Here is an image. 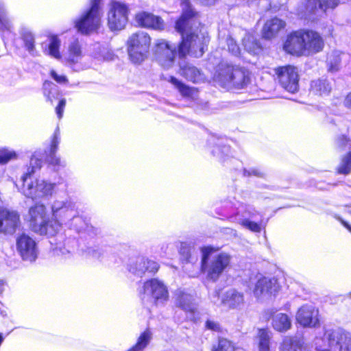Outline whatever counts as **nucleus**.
I'll return each mask as SVG.
<instances>
[{
  "instance_id": "nucleus-1",
  "label": "nucleus",
  "mask_w": 351,
  "mask_h": 351,
  "mask_svg": "<svg viewBox=\"0 0 351 351\" xmlns=\"http://www.w3.org/2000/svg\"><path fill=\"white\" fill-rule=\"evenodd\" d=\"M182 13L176 23V30L182 36V41L178 47V54L181 58L191 54L194 57H201L204 53V47L208 42V37L198 31L196 25L199 24V12L192 6L189 0L181 3Z\"/></svg>"
},
{
  "instance_id": "nucleus-2",
  "label": "nucleus",
  "mask_w": 351,
  "mask_h": 351,
  "mask_svg": "<svg viewBox=\"0 0 351 351\" xmlns=\"http://www.w3.org/2000/svg\"><path fill=\"white\" fill-rule=\"evenodd\" d=\"M51 222H55L58 225L56 228V237L50 243L53 246V253L69 258L74 252L77 245V241L74 239H66L62 234H58L62 225L67 223L71 217L77 213L75 204L69 199L64 200H55L51 205Z\"/></svg>"
},
{
  "instance_id": "nucleus-3",
  "label": "nucleus",
  "mask_w": 351,
  "mask_h": 351,
  "mask_svg": "<svg viewBox=\"0 0 351 351\" xmlns=\"http://www.w3.org/2000/svg\"><path fill=\"white\" fill-rule=\"evenodd\" d=\"M214 81L228 90L241 89L250 82V73L244 68L221 62L214 75Z\"/></svg>"
},
{
  "instance_id": "nucleus-4",
  "label": "nucleus",
  "mask_w": 351,
  "mask_h": 351,
  "mask_svg": "<svg viewBox=\"0 0 351 351\" xmlns=\"http://www.w3.org/2000/svg\"><path fill=\"white\" fill-rule=\"evenodd\" d=\"M317 351H351V332L343 328L326 330L323 337H316Z\"/></svg>"
},
{
  "instance_id": "nucleus-5",
  "label": "nucleus",
  "mask_w": 351,
  "mask_h": 351,
  "mask_svg": "<svg viewBox=\"0 0 351 351\" xmlns=\"http://www.w3.org/2000/svg\"><path fill=\"white\" fill-rule=\"evenodd\" d=\"M138 297L143 303L163 306L169 299L167 286L157 278L148 280L138 287Z\"/></svg>"
},
{
  "instance_id": "nucleus-6",
  "label": "nucleus",
  "mask_w": 351,
  "mask_h": 351,
  "mask_svg": "<svg viewBox=\"0 0 351 351\" xmlns=\"http://www.w3.org/2000/svg\"><path fill=\"white\" fill-rule=\"evenodd\" d=\"M28 221L31 230L40 235L56 237V228L58 225L51 222L47 217V208L43 204H36L29 209Z\"/></svg>"
},
{
  "instance_id": "nucleus-7",
  "label": "nucleus",
  "mask_w": 351,
  "mask_h": 351,
  "mask_svg": "<svg viewBox=\"0 0 351 351\" xmlns=\"http://www.w3.org/2000/svg\"><path fill=\"white\" fill-rule=\"evenodd\" d=\"M60 141V132L59 129L57 128L51 140L49 154L47 155V154H41L39 151L35 152L30 158L29 167L27 169V171L23 176L31 177V175L33 174L36 169H39L41 167L44 158H46L50 164L56 167L57 171L59 170L60 167H65V161H62L60 158L55 155Z\"/></svg>"
},
{
  "instance_id": "nucleus-8",
  "label": "nucleus",
  "mask_w": 351,
  "mask_h": 351,
  "mask_svg": "<svg viewBox=\"0 0 351 351\" xmlns=\"http://www.w3.org/2000/svg\"><path fill=\"white\" fill-rule=\"evenodd\" d=\"M202 251V258L201 267L207 273L208 278L213 281L218 280L219 276L229 266L231 261L230 256L224 252H221L214 255L208 262V256L210 252V248L204 247Z\"/></svg>"
},
{
  "instance_id": "nucleus-9",
  "label": "nucleus",
  "mask_w": 351,
  "mask_h": 351,
  "mask_svg": "<svg viewBox=\"0 0 351 351\" xmlns=\"http://www.w3.org/2000/svg\"><path fill=\"white\" fill-rule=\"evenodd\" d=\"M101 1L91 0L90 8L75 21V27L78 32L84 34H88L99 27L102 16L100 6Z\"/></svg>"
},
{
  "instance_id": "nucleus-10",
  "label": "nucleus",
  "mask_w": 351,
  "mask_h": 351,
  "mask_svg": "<svg viewBox=\"0 0 351 351\" xmlns=\"http://www.w3.org/2000/svg\"><path fill=\"white\" fill-rule=\"evenodd\" d=\"M151 43L147 33L138 31L132 34L128 40V50L130 58L134 64H140L147 57Z\"/></svg>"
},
{
  "instance_id": "nucleus-11",
  "label": "nucleus",
  "mask_w": 351,
  "mask_h": 351,
  "mask_svg": "<svg viewBox=\"0 0 351 351\" xmlns=\"http://www.w3.org/2000/svg\"><path fill=\"white\" fill-rule=\"evenodd\" d=\"M23 194L34 200L51 196L55 186L54 184L47 182L44 180L36 179L32 180L31 177L22 176Z\"/></svg>"
},
{
  "instance_id": "nucleus-12",
  "label": "nucleus",
  "mask_w": 351,
  "mask_h": 351,
  "mask_svg": "<svg viewBox=\"0 0 351 351\" xmlns=\"http://www.w3.org/2000/svg\"><path fill=\"white\" fill-rule=\"evenodd\" d=\"M280 86L289 93H294L299 88L298 69L292 65L279 66L274 69Z\"/></svg>"
},
{
  "instance_id": "nucleus-13",
  "label": "nucleus",
  "mask_w": 351,
  "mask_h": 351,
  "mask_svg": "<svg viewBox=\"0 0 351 351\" xmlns=\"http://www.w3.org/2000/svg\"><path fill=\"white\" fill-rule=\"evenodd\" d=\"M128 8L124 3L113 1L108 13V25L112 31L123 29L128 22Z\"/></svg>"
},
{
  "instance_id": "nucleus-14",
  "label": "nucleus",
  "mask_w": 351,
  "mask_h": 351,
  "mask_svg": "<svg viewBox=\"0 0 351 351\" xmlns=\"http://www.w3.org/2000/svg\"><path fill=\"white\" fill-rule=\"evenodd\" d=\"M176 45H171L165 40H159L155 45L154 53L156 61L165 69L172 66L176 51Z\"/></svg>"
},
{
  "instance_id": "nucleus-15",
  "label": "nucleus",
  "mask_w": 351,
  "mask_h": 351,
  "mask_svg": "<svg viewBox=\"0 0 351 351\" xmlns=\"http://www.w3.org/2000/svg\"><path fill=\"white\" fill-rule=\"evenodd\" d=\"M16 250L23 261L33 262L37 258L36 243L26 234H22L16 239Z\"/></svg>"
},
{
  "instance_id": "nucleus-16",
  "label": "nucleus",
  "mask_w": 351,
  "mask_h": 351,
  "mask_svg": "<svg viewBox=\"0 0 351 351\" xmlns=\"http://www.w3.org/2000/svg\"><path fill=\"white\" fill-rule=\"evenodd\" d=\"M295 319L304 328H316L319 326V311L311 304L302 306L296 313Z\"/></svg>"
},
{
  "instance_id": "nucleus-17",
  "label": "nucleus",
  "mask_w": 351,
  "mask_h": 351,
  "mask_svg": "<svg viewBox=\"0 0 351 351\" xmlns=\"http://www.w3.org/2000/svg\"><path fill=\"white\" fill-rule=\"evenodd\" d=\"M304 30L295 31L288 35L284 43V50L296 56H306L304 47Z\"/></svg>"
},
{
  "instance_id": "nucleus-18",
  "label": "nucleus",
  "mask_w": 351,
  "mask_h": 351,
  "mask_svg": "<svg viewBox=\"0 0 351 351\" xmlns=\"http://www.w3.org/2000/svg\"><path fill=\"white\" fill-rule=\"evenodd\" d=\"M158 268L159 265L156 261L144 257L136 258L131 261L128 266L129 271L139 277H142L146 273L154 274Z\"/></svg>"
},
{
  "instance_id": "nucleus-19",
  "label": "nucleus",
  "mask_w": 351,
  "mask_h": 351,
  "mask_svg": "<svg viewBox=\"0 0 351 351\" xmlns=\"http://www.w3.org/2000/svg\"><path fill=\"white\" fill-rule=\"evenodd\" d=\"M83 57L81 45L78 39H73L68 46L67 51L64 54V60L73 70L79 71L82 70L83 66L80 62Z\"/></svg>"
},
{
  "instance_id": "nucleus-20",
  "label": "nucleus",
  "mask_w": 351,
  "mask_h": 351,
  "mask_svg": "<svg viewBox=\"0 0 351 351\" xmlns=\"http://www.w3.org/2000/svg\"><path fill=\"white\" fill-rule=\"evenodd\" d=\"M337 145L346 152L341 156L337 172L340 174H349L351 172V141L342 136L337 139Z\"/></svg>"
},
{
  "instance_id": "nucleus-21",
  "label": "nucleus",
  "mask_w": 351,
  "mask_h": 351,
  "mask_svg": "<svg viewBox=\"0 0 351 351\" xmlns=\"http://www.w3.org/2000/svg\"><path fill=\"white\" fill-rule=\"evenodd\" d=\"M279 289L280 285L277 279L262 277L255 285L254 294L256 298L265 297L278 292Z\"/></svg>"
},
{
  "instance_id": "nucleus-22",
  "label": "nucleus",
  "mask_w": 351,
  "mask_h": 351,
  "mask_svg": "<svg viewBox=\"0 0 351 351\" xmlns=\"http://www.w3.org/2000/svg\"><path fill=\"white\" fill-rule=\"evenodd\" d=\"M19 223V215L16 211L0 209V232L13 234Z\"/></svg>"
},
{
  "instance_id": "nucleus-23",
  "label": "nucleus",
  "mask_w": 351,
  "mask_h": 351,
  "mask_svg": "<svg viewBox=\"0 0 351 351\" xmlns=\"http://www.w3.org/2000/svg\"><path fill=\"white\" fill-rule=\"evenodd\" d=\"M304 47L306 56L321 51L324 47V42L319 33L313 30H304Z\"/></svg>"
},
{
  "instance_id": "nucleus-24",
  "label": "nucleus",
  "mask_w": 351,
  "mask_h": 351,
  "mask_svg": "<svg viewBox=\"0 0 351 351\" xmlns=\"http://www.w3.org/2000/svg\"><path fill=\"white\" fill-rule=\"evenodd\" d=\"M175 304L186 313L191 314V319H194V315L197 311L195 304L193 302V296L180 289L174 293Z\"/></svg>"
},
{
  "instance_id": "nucleus-25",
  "label": "nucleus",
  "mask_w": 351,
  "mask_h": 351,
  "mask_svg": "<svg viewBox=\"0 0 351 351\" xmlns=\"http://www.w3.org/2000/svg\"><path fill=\"white\" fill-rule=\"evenodd\" d=\"M350 56L348 53L339 50H334L329 53L326 59V66L328 72L336 73L343 65L348 62Z\"/></svg>"
},
{
  "instance_id": "nucleus-26",
  "label": "nucleus",
  "mask_w": 351,
  "mask_h": 351,
  "mask_svg": "<svg viewBox=\"0 0 351 351\" xmlns=\"http://www.w3.org/2000/svg\"><path fill=\"white\" fill-rule=\"evenodd\" d=\"M136 22L139 26L160 30L164 27L163 20L152 13L142 12L138 13L135 17Z\"/></svg>"
},
{
  "instance_id": "nucleus-27",
  "label": "nucleus",
  "mask_w": 351,
  "mask_h": 351,
  "mask_svg": "<svg viewBox=\"0 0 351 351\" xmlns=\"http://www.w3.org/2000/svg\"><path fill=\"white\" fill-rule=\"evenodd\" d=\"M221 303L229 308L241 309L245 303L243 293L230 289L223 294Z\"/></svg>"
},
{
  "instance_id": "nucleus-28",
  "label": "nucleus",
  "mask_w": 351,
  "mask_h": 351,
  "mask_svg": "<svg viewBox=\"0 0 351 351\" xmlns=\"http://www.w3.org/2000/svg\"><path fill=\"white\" fill-rule=\"evenodd\" d=\"M285 27V22L275 17L267 21L263 28V37L271 39L277 36L279 32Z\"/></svg>"
},
{
  "instance_id": "nucleus-29",
  "label": "nucleus",
  "mask_w": 351,
  "mask_h": 351,
  "mask_svg": "<svg viewBox=\"0 0 351 351\" xmlns=\"http://www.w3.org/2000/svg\"><path fill=\"white\" fill-rule=\"evenodd\" d=\"M180 66L181 74L188 80L197 83L204 80V74L193 64L182 62L180 64Z\"/></svg>"
},
{
  "instance_id": "nucleus-30",
  "label": "nucleus",
  "mask_w": 351,
  "mask_h": 351,
  "mask_svg": "<svg viewBox=\"0 0 351 351\" xmlns=\"http://www.w3.org/2000/svg\"><path fill=\"white\" fill-rule=\"evenodd\" d=\"M332 90L330 83L326 79H317L311 83L310 93L315 95L327 96Z\"/></svg>"
},
{
  "instance_id": "nucleus-31",
  "label": "nucleus",
  "mask_w": 351,
  "mask_h": 351,
  "mask_svg": "<svg viewBox=\"0 0 351 351\" xmlns=\"http://www.w3.org/2000/svg\"><path fill=\"white\" fill-rule=\"evenodd\" d=\"M272 327L278 332H286L291 327V319L288 315L278 313L272 317Z\"/></svg>"
},
{
  "instance_id": "nucleus-32",
  "label": "nucleus",
  "mask_w": 351,
  "mask_h": 351,
  "mask_svg": "<svg viewBox=\"0 0 351 351\" xmlns=\"http://www.w3.org/2000/svg\"><path fill=\"white\" fill-rule=\"evenodd\" d=\"M281 351H307L301 338L286 337L280 347Z\"/></svg>"
},
{
  "instance_id": "nucleus-33",
  "label": "nucleus",
  "mask_w": 351,
  "mask_h": 351,
  "mask_svg": "<svg viewBox=\"0 0 351 351\" xmlns=\"http://www.w3.org/2000/svg\"><path fill=\"white\" fill-rule=\"evenodd\" d=\"M258 214V212L250 205L241 204L237 208V211L234 216L230 217L232 222L239 223L241 218L247 219L254 218Z\"/></svg>"
},
{
  "instance_id": "nucleus-34",
  "label": "nucleus",
  "mask_w": 351,
  "mask_h": 351,
  "mask_svg": "<svg viewBox=\"0 0 351 351\" xmlns=\"http://www.w3.org/2000/svg\"><path fill=\"white\" fill-rule=\"evenodd\" d=\"M47 44H43L45 53L56 59H60V47L61 41L57 36H51L49 37Z\"/></svg>"
},
{
  "instance_id": "nucleus-35",
  "label": "nucleus",
  "mask_w": 351,
  "mask_h": 351,
  "mask_svg": "<svg viewBox=\"0 0 351 351\" xmlns=\"http://www.w3.org/2000/svg\"><path fill=\"white\" fill-rule=\"evenodd\" d=\"M169 82L179 90L180 94L185 97L195 99L197 90L195 88L189 87L174 77H170Z\"/></svg>"
},
{
  "instance_id": "nucleus-36",
  "label": "nucleus",
  "mask_w": 351,
  "mask_h": 351,
  "mask_svg": "<svg viewBox=\"0 0 351 351\" xmlns=\"http://www.w3.org/2000/svg\"><path fill=\"white\" fill-rule=\"evenodd\" d=\"M169 82L179 90L180 94L185 97L195 99L197 90L195 88L189 87L174 77H170Z\"/></svg>"
},
{
  "instance_id": "nucleus-37",
  "label": "nucleus",
  "mask_w": 351,
  "mask_h": 351,
  "mask_svg": "<svg viewBox=\"0 0 351 351\" xmlns=\"http://www.w3.org/2000/svg\"><path fill=\"white\" fill-rule=\"evenodd\" d=\"M43 93L47 101L51 104L60 96L58 86L50 81H45L43 83Z\"/></svg>"
},
{
  "instance_id": "nucleus-38",
  "label": "nucleus",
  "mask_w": 351,
  "mask_h": 351,
  "mask_svg": "<svg viewBox=\"0 0 351 351\" xmlns=\"http://www.w3.org/2000/svg\"><path fill=\"white\" fill-rule=\"evenodd\" d=\"M244 49L252 55L258 54L261 51V46L259 42L253 36L246 34L243 38Z\"/></svg>"
},
{
  "instance_id": "nucleus-39",
  "label": "nucleus",
  "mask_w": 351,
  "mask_h": 351,
  "mask_svg": "<svg viewBox=\"0 0 351 351\" xmlns=\"http://www.w3.org/2000/svg\"><path fill=\"white\" fill-rule=\"evenodd\" d=\"M66 225H67L70 228L74 229L77 232L87 231L89 228H92L86 223L85 219L77 215V213L71 217Z\"/></svg>"
},
{
  "instance_id": "nucleus-40",
  "label": "nucleus",
  "mask_w": 351,
  "mask_h": 351,
  "mask_svg": "<svg viewBox=\"0 0 351 351\" xmlns=\"http://www.w3.org/2000/svg\"><path fill=\"white\" fill-rule=\"evenodd\" d=\"M271 332L267 329H259L257 339L258 351L270 350V339Z\"/></svg>"
},
{
  "instance_id": "nucleus-41",
  "label": "nucleus",
  "mask_w": 351,
  "mask_h": 351,
  "mask_svg": "<svg viewBox=\"0 0 351 351\" xmlns=\"http://www.w3.org/2000/svg\"><path fill=\"white\" fill-rule=\"evenodd\" d=\"M152 337V333L149 330L144 331L138 338L136 343L128 351H143L149 343Z\"/></svg>"
},
{
  "instance_id": "nucleus-42",
  "label": "nucleus",
  "mask_w": 351,
  "mask_h": 351,
  "mask_svg": "<svg viewBox=\"0 0 351 351\" xmlns=\"http://www.w3.org/2000/svg\"><path fill=\"white\" fill-rule=\"evenodd\" d=\"M180 253L182 260L186 263H195L197 261V255L186 243L181 244Z\"/></svg>"
},
{
  "instance_id": "nucleus-43",
  "label": "nucleus",
  "mask_w": 351,
  "mask_h": 351,
  "mask_svg": "<svg viewBox=\"0 0 351 351\" xmlns=\"http://www.w3.org/2000/svg\"><path fill=\"white\" fill-rule=\"evenodd\" d=\"M12 27V23L8 17L4 4L0 1V33L10 32Z\"/></svg>"
},
{
  "instance_id": "nucleus-44",
  "label": "nucleus",
  "mask_w": 351,
  "mask_h": 351,
  "mask_svg": "<svg viewBox=\"0 0 351 351\" xmlns=\"http://www.w3.org/2000/svg\"><path fill=\"white\" fill-rule=\"evenodd\" d=\"M21 36L23 40L26 49L29 51V53L31 55L35 56L36 53L34 45L35 39L32 33L29 31H25L21 35Z\"/></svg>"
},
{
  "instance_id": "nucleus-45",
  "label": "nucleus",
  "mask_w": 351,
  "mask_h": 351,
  "mask_svg": "<svg viewBox=\"0 0 351 351\" xmlns=\"http://www.w3.org/2000/svg\"><path fill=\"white\" fill-rule=\"evenodd\" d=\"M219 143L216 147L213 149L212 153L214 156L219 158H223L224 156H228L230 149L228 145H224L222 143V140H218Z\"/></svg>"
},
{
  "instance_id": "nucleus-46",
  "label": "nucleus",
  "mask_w": 351,
  "mask_h": 351,
  "mask_svg": "<svg viewBox=\"0 0 351 351\" xmlns=\"http://www.w3.org/2000/svg\"><path fill=\"white\" fill-rule=\"evenodd\" d=\"M213 351H239L235 349L232 343L226 339H219L217 346L213 348Z\"/></svg>"
},
{
  "instance_id": "nucleus-47",
  "label": "nucleus",
  "mask_w": 351,
  "mask_h": 351,
  "mask_svg": "<svg viewBox=\"0 0 351 351\" xmlns=\"http://www.w3.org/2000/svg\"><path fill=\"white\" fill-rule=\"evenodd\" d=\"M15 158H16V154L14 151L5 148L0 149V165L6 164L10 160Z\"/></svg>"
},
{
  "instance_id": "nucleus-48",
  "label": "nucleus",
  "mask_w": 351,
  "mask_h": 351,
  "mask_svg": "<svg viewBox=\"0 0 351 351\" xmlns=\"http://www.w3.org/2000/svg\"><path fill=\"white\" fill-rule=\"evenodd\" d=\"M239 224L254 232H260L261 231V227L259 223L250 221L247 219L241 218Z\"/></svg>"
},
{
  "instance_id": "nucleus-49",
  "label": "nucleus",
  "mask_w": 351,
  "mask_h": 351,
  "mask_svg": "<svg viewBox=\"0 0 351 351\" xmlns=\"http://www.w3.org/2000/svg\"><path fill=\"white\" fill-rule=\"evenodd\" d=\"M226 45L228 51L234 56L239 57L241 55V49L236 41L232 38L228 37L226 38Z\"/></svg>"
},
{
  "instance_id": "nucleus-50",
  "label": "nucleus",
  "mask_w": 351,
  "mask_h": 351,
  "mask_svg": "<svg viewBox=\"0 0 351 351\" xmlns=\"http://www.w3.org/2000/svg\"><path fill=\"white\" fill-rule=\"evenodd\" d=\"M339 4V0H319V9L326 12L328 9H334Z\"/></svg>"
},
{
  "instance_id": "nucleus-51",
  "label": "nucleus",
  "mask_w": 351,
  "mask_h": 351,
  "mask_svg": "<svg viewBox=\"0 0 351 351\" xmlns=\"http://www.w3.org/2000/svg\"><path fill=\"white\" fill-rule=\"evenodd\" d=\"M319 9V0H308L306 4V12L309 14L315 13Z\"/></svg>"
},
{
  "instance_id": "nucleus-52",
  "label": "nucleus",
  "mask_w": 351,
  "mask_h": 351,
  "mask_svg": "<svg viewBox=\"0 0 351 351\" xmlns=\"http://www.w3.org/2000/svg\"><path fill=\"white\" fill-rule=\"evenodd\" d=\"M243 176H254L256 177L263 178L265 176V173L257 168H250L249 169H243Z\"/></svg>"
},
{
  "instance_id": "nucleus-53",
  "label": "nucleus",
  "mask_w": 351,
  "mask_h": 351,
  "mask_svg": "<svg viewBox=\"0 0 351 351\" xmlns=\"http://www.w3.org/2000/svg\"><path fill=\"white\" fill-rule=\"evenodd\" d=\"M205 326L208 330H210L214 332H219L221 331V326L219 322L208 319L205 323Z\"/></svg>"
},
{
  "instance_id": "nucleus-54",
  "label": "nucleus",
  "mask_w": 351,
  "mask_h": 351,
  "mask_svg": "<svg viewBox=\"0 0 351 351\" xmlns=\"http://www.w3.org/2000/svg\"><path fill=\"white\" fill-rule=\"evenodd\" d=\"M51 77L59 84H66L68 80L65 75H58L55 71H51Z\"/></svg>"
},
{
  "instance_id": "nucleus-55",
  "label": "nucleus",
  "mask_w": 351,
  "mask_h": 351,
  "mask_svg": "<svg viewBox=\"0 0 351 351\" xmlns=\"http://www.w3.org/2000/svg\"><path fill=\"white\" fill-rule=\"evenodd\" d=\"M65 106H66V99H62L59 101L58 105L56 108V112L58 115V119H60L62 117Z\"/></svg>"
},
{
  "instance_id": "nucleus-56",
  "label": "nucleus",
  "mask_w": 351,
  "mask_h": 351,
  "mask_svg": "<svg viewBox=\"0 0 351 351\" xmlns=\"http://www.w3.org/2000/svg\"><path fill=\"white\" fill-rule=\"evenodd\" d=\"M343 104L346 108L351 109V92L346 95Z\"/></svg>"
},
{
  "instance_id": "nucleus-57",
  "label": "nucleus",
  "mask_w": 351,
  "mask_h": 351,
  "mask_svg": "<svg viewBox=\"0 0 351 351\" xmlns=\"http://www.w3.org/2000/svg\"><path fill=\"white\" fill-rule=\"evenodd\" d=\"M342 224L351 232V226L346 221L341 220Z\"/></svg>"
},
{
  "instance_id": "nucleus-58",
  "label": "nucleus",
  "mask_w": 351,
  "mask_h": 351,
  "mask_svg": "<svg viewBox=\"0 0 351 351\" xmlns=\"http://www.w3.org/2000/svg\"><path fill=\"white\" fill-rule=\"evenodd\" d=\"M3 287H4V283L3 281H0V294L3 292Z\"/></svg>"
},
{
  "instance_id": "nucleus-59",
  "label": "nucleus",
  "mask_w": 351,
  "mask_h": 351,
  "mask_svg": "<svg viewBox=\"0 0 351 351\" xmlns=\"http://www.w3.org/2000/svg\"><path fill=\"white\" fill-rule=\"evenodd\" d=\"M349 295H350V298H351V292L350 293Z\"/></svg>"
}]
</instances>
